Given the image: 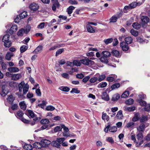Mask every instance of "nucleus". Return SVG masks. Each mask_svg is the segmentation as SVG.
Here are the masks:
<instances>
[{
  "label": "nucleus",
  "instance_id": "nucleus-64",
  "mask_svg": "<svg viewBox=\"0 0 150 150\" xmlns=\"http://www.w3.org/2000/svg\"><path fill=\"white\" fill-rule=\"evenodd\" d=\"M144 109L146 111H150V104H148L146 105L144 108Z\"/></svg>",
  "mask_w": 150,
  "mask_h": 150
},
{
  "label": "nucleus",
  "instance_id": "nucleus-33",
  "mask_svg": "<svg viewBox=\"0 0 150 150\" xmlns=\"http://www.w3.org/2000/svg\"><path fill=\"white\" fill-rule=\"evenodd\" d=\"M27 16V12L26 11H23L19 15V17H20L21 18H22V19L25 18Z\"/></svg>",
  "mask_w": 150,
  "mask_h": 150
},
{
  "label": "nucleus",
  "instance_id": "nucleus-53",
  "mask_svg": "<svg viewBox=\"0 0 150 150\" xmlns=\"http://www.w3.org/2000/svg\"><path fill=\"white\" fill-rule=\"evenodd\" d=\"M98 80V78L96 77H93L91 78L89 80V81L91 83H94Z\"/></svg>",
  "mask_w": 150,
  "mask_h": 150
},
{
  "label": "nucleus",
  "instance_id": "nucleus-27",
  "mask_svg": "<svg viewBox=\"0 0 150 150\" xmlns=\"http://www.w3.org/2000/svg\"><path fill=\"white\" fill-rule=\"evenodd\" d=\"M100 60L103 62L107 63L108 62V58L103 55L100 58Z\"/></svg>",
  "mask_w": 150,
  "mask_h": 150
},
{
  "label": "nucleus",
  "instance_id": "nucleus-47",
  "mask_svg": "<svg viewBox=\"0 0 150 150\" xmlns=\"http://www.w3.org/2000/svg\"><path fill=\"white\" fill-rule=\"evenodd\" d=\"M28 47L25 45H23L20 48V51L21 53L25 52L28 49Z\"/></svg>",
  "mask_w": 150,
  "mask_h": 150
},
{
  "label": "nucleus",
  "instance_id": "nucleus-16",
  "mask_svg": "<svg viewBox=\"0 0 150 150\" xmlns=\"http://www.w3.org/2000/svg\"><path fill=\"white\" fill-rule=\"evenodd\" d=\"M145 128L144 124L142 123L137 128V130L138 132H143Z\"/></svg>",
  "mask_w": 150,
  "mask_h": 150
},
{
  "label": "nucleus",
  "instance_id": "nucleus-48",
  "mask_svg": "<svg viewBox=\"0 0 150 150\" xmlns=\"http://www.w3.org/2000/svg\"><path fill=\"white\" fill-rule=\"evenodd\" d=\"M120 85L119 83H116L113 84L111 87L112 90H114L120 87Z\"/></svg>",
  "mask_w": 150,
  "mask_h": 150
},
{
  "label": "nucleus",
  "instance_id": "nucleus-7",
  "mask_svg": "<svg viewBox=\"0 0 150 150\" xmlns=\"http://www.w3.org/2000/svg\"><path fill=\"white\" fill-rule=\"evenodd\" d=\"M17 25L15 24L13 25L9 30V33L11 34H12L13 32H16L17 30Z\"/></svg>",
  "mask_w": 150,
  "mask_h": 150
},
{
  "label": "nucleus",
  "instance_id": "nucleus-18",
  "mask_svg": "<svg viewBox=\"0 0 150 150\" xmlns=\"http://www.w3.org/2000/svg\"><path fill=\"white\" fill-rule=\"evenodd\" d=\"M132 40L133 39L130 36L126 37L125 39V43L128 44L131 43L132 42Z\"/></svg>",
  "mask_w": 150,
  "mask_h": 150
},
{
  "label": "nucleus",
  "instance_id": "nucleus-37",
  "mask_svg": "<svg viewBox=\"0 0 150 150\" xmlns=\"http://www.w3.org/2000/svg\"><path fill=\"white\" fill-rule=\"evenodd\" d=\"M74 65H75L76 66H80L81 64V60L79 61L77 60H74Z\"/></svg>",
  "mask_w": 150,
  "mask_h": 150
},
{
  "label": "nucleus",
  "instance_id": "nucleus-12",
  "mask_svg": "<svg viewBox=\"0 0 150 150\" xmlns=\"http://www.w3.org/2000/svg\"><path fill=\"white\" fill-rule=\"evenodd\" d=\"M135 107L134 106H131L128 107L127 106H125L123 108V109L125 111H127L129 112L133 111L135 110Z\"/></svg>",
  "mask_w": 150,
  "mask_h": 150
},
{
  "label": "nucleus",
  "instance_id": "nucleus-44",
  "mask_svg": "<svg viewBox=\"0 0 150 150\" xmlns=\"http://www.w3.org/2000/svg\"><path fill=\"white\" fill-rule=\"evenodd\" d=\"M12 56H13V53L8 52L6 55V58L8 60H9Z\"/></svg>",
  "mask_w": 150,
  "mask_h": 150
},
{
  "label": "nucleus",
  "instance_id": "nucleus-5",
  "mask_svg": "<svg viewBox=\"0 0 150 150\" xmlns=\"http://www.w3.org/2000/svg\"><path fill=\"white\" fill-rule=\"evenodd\" d=\"M120 47L123 51H126L129 49L128 44L125 43L124 41L120 43Z\"/></svg>",
  "mask_w": 150,
  "mask_h": 150
},
{
  "label": "nucleus",
  "instance_id": "nucleus-6",
  "mask_svg": "<svg viewBox=\"0 0 150 150\" xmlns=\"http://www.w3.org/2000/svg\"><path fill=\"white\" fill-rule=\"evenodd\" d=\"M51 142L49 140L46 139H42L40 141L42 147L47 146L49 144H51Z\"/></svg>",
  "mask_w": 150,
  "mask_h": 150
},
{
  "label": "nucleus",
  "instance_id": "nucleus-20",
  "mask_svg": "<svg viewBox=\"0 0 150 150\" xmlns=\"http://www.w3.org/2000/svg\"><path fill=\"white\" fill-rule=\"evenodd\" d=\"M86 28L88 31L89 33H93L95 32V30L93 29L92 27L90 25H87L86 26Z\"/></svg>",
  "mask_w": 150,
  "mask_h": 150
},
{
  "label": "nucleus",
  "instance_id": "nucleus-62",
  "mask_svg": "<svg viewBox=\"0 0 150 150\" xmlns=\"http://www.w3.org/2000/svg\"><path fill=\"white\" fill-rule=\"evenodd\" d=\"M114 80V78L112 76H109L106 78V80L109 82H112Z\"/></svg>",
  "mask_w": 150,
  "mask_h": 150
},
{
  "label": "nucleus",
  "instance_id": "nucleus-2",
  "mask_svg": "<svg viewBox=\"0 0 150 150\" xmlns=\"http://www.w3.org/2000/svg\"><path fill=\"white\" fill-rule=\"evenodd\" d=\"M81 62L82 64L90 67L94 64V62L93 61L89 59L87 57L81 59Z\"/></svg>",
  "mask_w": 150,
  "mask_h": 150
},
{
  "label": "nucleus",
  "instance_id": "nucleus-17",
  "mask_svg": "<svg viewBox=\"0 0 150 150\" xmlns=\"http://www.w3.org/2000/svg\"><path fill=\"white\" fill-rule=\"evenodd\" d=\"M23 148L25 150H31L33 148V147L30 144H25Z\"/></svg>",
  "mask_w": 150,
  "mask_h": 150
},
{
  "label": "nucleus",
  "instance_id": "nucleus-31",
  "mask_svg": "<svg viewBox=\"0 0 150 150\" xmlns=\"http://www.w3.org/2000/svg\"><path fill=\"white\" fill-rule=\"evenodd\" d=\"M64 51V48H61L58 50L56 52L55 56H58L59 55L61 54Z\"/></svg>",
  "mask_w": 150,
  "mask_h": 150
},
{
  "label": "nucleus",
  "instance_id": "nucleus-29",
  "mask_svg": "<svg viewBox=\"0 0 150 150\" xmlns=\"http://www.w3.org/2000/svg\"><path fill=\"white\" fill-rule=\"evenodd\" d=\"M138 5L139 6L142 3H137L136 2H132V3L131 4L129 5V6L130 7V8L131 9L133 8H134L136 7V6L138 4Z\"/></svg>",
  "mask_w": 150,
  "mask_h": 150
},
{
  "label": "nucleus",
  "instance_id": "nucleus-26",
  "mask_svg": "<svg viewBox=\"0 0 150 150\" xmlns=\"http://www.w3.org/2000/svg\"><path fill=\"white\" fill-rule=\"evenodd\" d=\"M33 147L36 149H40L42 147V145L40 142H35L33 144Z\"/></svg>",
  "mask_w": 150,
  "mask_h": 150
},
{
  "label": "nucleus",
  "instance_id": "nucleus-49",
  "mask_svg": "<svg viewBox=\"0 0 150 150\" xmlns=\"http://www.w3.org/2000/svg\"><path fill=\"white\" fill-rule=\"evenodd\" d=\"M103 55L108 58L110 56V53L109 52L107 51H103L102 52Z\"/></svg>",
  "mask_w": 150,
  "mask_h": 150
},
{
  "label": "nucleus",
  "instance_id": "nucleus-8",
  "mask_svg": "<svg viewBox=\"0 0 150 150\" xmlns=\"http://www.w3.org/2000/svg\"><path fill=\"white\" fill-rule=\"evenodd\" d=\"M39 6L38 4L35 3H33L30 4L29 6L31 10L36 11L39 8Z\"/></svg>",
  "mask_w": 150,
  "mask_h": 150
},
{
  "label": "nucleus",
  "instance_id": "nucleus-45",
  "mask_svg": "<svg viewBox=\"0 0 150 150\" xmlns=\"http://www.w3.org/2000/svg\"><path fill=\"white\" fill-rule=\"evenodd\" d=\"M113 41V39L112 38L105 39L103 41L106 45H108L109 43H111Z\"/></svg>",
  "mask_w": 150,
  "mask_h": 150
},
{
  "label": "nucleus",
  "instance_id": "nucleus-21",
  "mask_svg": "<svg viewBox=\"0 0 150 150\" xmlns=\"http://www.w3.org/2000/svg\"><path fill=\"white\" fill-rule=\"evenodd\" d=\"M29 88V86L27 83H26L23 88V93L24 94H25L28 92Z\"/></svg>",
  "mask_w": 150,
  "mask_h": 150
},
{
  "label": "nucleus",
  "instance_id": "nucleus-50",
  "mask_svg": "<svg viewBox=\"0 0 150 150\" xmlns=\"http://www.w3.org/2000/svg\"><path fill=\"white\" fill-rule=\"evenodd\" d=\"M134 102V100L132 98L129 99L125 101V103L128 105L132 104Z\"/></svg>",
  "mask_w": 150,
  "mask_h": 150
},
{
  "label": "nucleus",
  "instance_id": "nucleus-61",
  "mask_svg": "<svg viewBox=\"0 0 150 150\" xmlns=\"http://www.w3.org/2000/svg\"><path fill=\"white\" fill-rule=\"evenodd\" d=\"M106 140L111 144H113L114 142V141L111 137H107L106 138Z\"/></svg>",
  "mask_w": 150,
  "mask_h": 150
},
{
  "label": "nucleus",
  "instance_id": "nucleus-42",
  "mask_svg": "<svg viewBox=\"0 0 150 150\" xmlns=\"http://www.w3.org/2000/svg\"><path fill=\"white\" fill-rule=\"evenodd\" d=\"M137 137L138 140L142 139L143 138L142 133L141 132H139L137 135Z\"/></svg>",
  "mask_w": 150,
  "mask_h": 150
},
{
  "label": "nucleus",
  "instance_id": "nucleus-30",
  "mask_svg": "<svg viewBox=\"0 0 150 150\" xmlns=\"http://www.w3.org/2000/svg\"><path fill=\"white\" fill-rule=\"evenodd\" d=\"M50 121L47 119H43L40 121V123L42 124H47L49 123Z\"/></svg>",
  "mask_w": 150,
  "mask_h": 150
},
{
  "label": "nucleus",
  "instance_id": "nucleus-57",
  "mask_svg": "<svg viewBox=\"0 0 150 150\" xmlns=\"http://www.w3.org/2000/svg\"><path fill=\"white\" fill-rule=\"evenodd\" d=\"M105 76L104 74L101 75H100L98 78V80L101 81L103 80L105 78Z\"/></svg>",
  "mask_w": 150,
  "mask_h": 150
},
{
  "label": "nucleus",
  "instance_id": "nucleus-54",
  "mask_svg": "<svg viewBox=\"0 0 150 150\" xmlns=\"http://www.w3.org/2000/svg\"><path fill=\"white\" fill-rule=\"evenodd\" d=\"M138 101H139V104L141 105L145 106L146 105V102L145 101L143 100H142L139 99Z\"/></svg>",
  "mask_w": 150,
  "mask_h": 150
},
{
  "label": "nucleus",
  "instance_id": "nucleus-59",
  "mask_svg": "<svg viewBox=\"0 0 150 150\" xmlns=\"http://www.w3.org/2000/svg\"><path fill=\"white\" fill-rule=\"evenodd\" d=\"M137 41L140 43H142L144 42V40L143 39L142 36L138 37L137 38Z\"/></svg>",
  "mask_w": 150,
  "mask_h": 150
},
{
  "label": "nucleus",
  "instance_id": "nucleus-14",
  "mask_svg": "<svg viewBox=\"0 0 150 150\" xmlns=\"http://www.w3.org/2000/svg\"><path fill=\"white\" fill-rule=\"evenodd\" d=\"M8 70L10 72L12 73H15L19 71V69L18 68L15 67L8 68Z\"/></svg>",
  "mask_w": 150,
  "mask_h": 150
},
{
  "label": "nucleus",
  "instance_id": "nucleus-19",
  "mask_svg": "<svg viewBox=\"0 0 150 150\" xmlns=\"http://www.w3.org/2000/svg\"><path fill=\"white\" fill-rule=\"evenodd\" d=\"M51 145L54 146L58 148H60L61 146V145L59 144L58 142L56 141H53L51 142Z\"/></svg>",
  "mask_w": 150,
  "mask_h": 150
},
{
  "label": "nucleus",
  "instance_id": "nucleus-25",
  "mask_svg": "<svg viewBox=\"0 0 150 150\" xmlns=\"http://www.w3.org/2000/svg\"><path fill=\"white\" fill-rule=\"evenodd\" d=\"M112 53L113 55L116 57H119L120 56V52L119 51L117 50H113L112 51Z\"/></svg>",
  "mask_w": 150,
  "mask_h": 150
},
{
  "label": "nucleus",
  "instance_id": "nucleus-34",
  "mask_svg": "<svg viewBox=\"0 0 150 150\" xmlns=\"http://www.w3.org/2000/svg\"><path fill=\"white\" fill-rule=\"evenodd\" d=\"M116 116L117 118L119 119H121L123 117L122 113V110H119L117 112Z\"/></svg>",
  "mask_w": 150,
  "mask_h": 150
},
{
  "label": "nucleus",
  "instance_id": "nucleus-36",
  "mask_svg": "<svg viewBox=\"0 0 150 150\" xmlns=\"http://www.w3.org/2000/svg\"><path fill=\"white\" fill-rule=\"evenodd\" d=\"M107 85L106 82H103L100 83L98 85L99 88H103L105 87Z\"/></svg>",
  "mask_w": 150,
  "mask_h": 150
},
{
  "label": "nucleus",
  "instance_id": "nucleus-28",
  "mask_svg": "<svg viewBox=\"0 0 150 150\" xmlns=\"http://www.w3.org/2000/svg\"><path fill=\"white\" fill-rule=\"evenodd\" d=\"M19 105L21 109L23 110H25L26 109V106L24 101L20 102Z\"/></svg>",
  "mask_w": 150,
  "mask_h": 150
},
{
  "label": "nucleus",
  "instance_id": "nucleus-11",
  "mask_svg": "<svg viewBox=\"0 0 150 150\" xmlns=\"http://www.w3.org/2000/svg\"><path fill=\"white\" fill-rule=\"evenodd\" d=\"M43 46L42 45H39L37 47L35 50L33 52L34 54H38L42 50Z\"/></svg>",
  "mask_w": 150,
  "mask_h": 150
},
{
  "label": "nucleus",
  "instance_id": "nucleus-32",
  "mask_svg": "<svg viewBox=\"0 0 150 150\" xmlns=\"http://www.w3.org/2000/svg\"><path fill=\"white\" fill-rule=\"evenodd\" d=\"M8 101L10 103H12L14 100V98L12 95L9 96L7 99Z\"/></svg>",
  "mask_w": 150,
  "mask_h": 150
},
{
  "label": "nucleus",
  "instance_id": "nucleus-40",
  "mask_svg": "<svg viewBox=\"0 0 150 150\" xmlns=\"http://www.w3.org/2000/svg\"><path fill=\"white\" fill-rule=\"evenodd\" d=\"M117 130V127L115 126H113L110 127L109 131L111 132H115Z\"/></svg>",
  "mask_w": 150,
  "mask_h": 150
},
{
  "label": "nucleus",
  "instance_id": "nucleus-52",
  "mask_svg": "<svg viewBox=\"0 0 150 150\" xmlns=\"http://www.w3.org/2000/svg\"><path fill=\"white\" fill-rule=\"evenodd\" d=\"M46 109L48 111H53L55 109V108L52 106L49 105L47 107Z\"/></svg>",
  "mask_w": 150,
  "mask_h": 150
},
{
  "label": "nucleus",
  "instance_id": "nucleus-1",
  "mask_svg": "<svg viewBox=\"0 0 150 150\" xmlns=\"http://www.w3.org/2000/svg\"><path fill=\"white\" fill-rule=\"evenodd\" d=\"M2 41L4 43L6 47H9L11 45L12 42L10 40V35L8 34L5 35L3 37Z\"/></svg>",
  "mask_w": 150,
  "mask_h": 150
},
{
  "label": "nucleus",
  "instance_id": "nucleus-63",
  "mask_svg": "<svg viewBox=\"0 0 150 150\" xmlns=\"http://www.w3.org/2000/svg\"><path fill=\"white\" fill-rule=\"evenodd\" d=\"M45 24L44 22L41 23L38 25L37 28L39 29H42L44 28Z\"/></svg>",
  "mask_w": 150,
  "mask_h": 150
},
{
  "label": "nucleus",
  "instance_id": "nucleus-3",
  "mask_svg": "<svg viewBox=\"0 0 150 150\" xmlns=\"http://www.w3.org/2000/svg\"><path fill=\"white\" fill-rule=\"evenodd\" d=\"M121 12L118 13L116 14L113 16L110 19V22H115L117 21L118 18H120L122 15Z\"/></svg>",
  "mask_w": 150,
  "mask_h": 150
},
{
  "label": "nucleus",
  "instance_id": "nucleus-35",
  "mask_svg": "<svg viewBox=\"0 0 150 150\" xmlns=\"http://www.w3.org/2000/svg\"><path fill=\"white\" fill-rule=\"evenodd\" d=\"M30 27L29 25H27L25 27L24 29V31L25 33L26 34H27L30 31Z\"/></svg>",
  "mask_w": 150,
  "mask_h": 150
},
{
  "label": "nucleus",
  "instance_id": "nucleus-51",
  "mask_svg": "<svg viewBox=\"0 0 150 150\" xmlns=\"http://www.w3.org/2000/svg\"><path fill=\"white\" fill-rule=\"evenodd\" d=\"M139 117V115L138 113L135 114L132 118V121L134 122H135L138 120Z\"/></svg>",
  "mask_w": 150,
  "mask_h": 150
},
{
  "label": "nucleus",
  "instance_id": "nucleus-9",
  "mask_svg": "<svg viewBox=\"0 0 150 150\" xmlns=\"http://www.w3.org/2000/svg\"><path fill=\"white\" fill-rule=\"evenodd\" d=\"M142 24H147L149 21V18L146 16H143L141 18Z\"/></svg>",
  "mask_w": 150,
  "mask_h": 150
},
{
  "label": "nucleus",
  "instance_id": "nucleus-58",
  "mask_svg": "<svg viewBox=\"0 0 150 150\" xmlns=\"http://www.w3.org/2000/svg\"><path fill=\"white\" fill-rule=\"evenodd\" d=\"M25 82L24 81H22L18 85V88H23L25 86Z\"/></svg>",
  "mask_w": 150,
  "mask_h": 150
},
{
  "label": "nucleus",
  "instance_id": "nucleus-10",
  "mask_svg": "<svg viewBox=\"0 0 150 150\" xmlns=\"http://www.w3.org/2000/svg\"><path fill=\"white\" fill-rule=\"evenodd\" d=\"M21 77V74H13L11 76L12 79L14 81H16L19 79Z\"/></svg>",
  "mask_w": 150,
  "mask_h": 150
},
{
  "label": "nucleus",
  "instance_id": "nucleus-24",
  "mask_svg": "<svg viewBox=\"0 0 150 150\" xmlns=\"http://www.w3.org/2000/svg\"><path fill=\"white\" fill-rule=\"evenodd\" d=\"M74 8L75 7L72 6H69L67 9V12L69 14H71L72 13L73 11Z\"/></svg>",
  "mask_w": 150,
  "mask_h": 150
},
{
  "label": "nucleus",
  "instance_id": "nucleus-23",
  "mask_svg": "<svg viewBox=\"0 0 150 150\" xmlns=\"http://www.w3.org/2000/svg\"><path fill=\"white\" fill-rule=\"evenodd\" d=\"M102 119L104 120L105 121L106 120L107 121H108L110 119L109 116L107 115L106 113H104V112L102 113Z\"/></svg>",
  "mask_w": 150,
  "mask_h": 150
},
{
  "label": "nucleus",
  "instance_id": "nucleus-46",
  "mask_svg": "<svg viewBox=\"0 0 150 150\" xmlns=\"http://www.w3.org/2000/svg\"><path fill=\"white\" fill-rule=\"evenodd\" d=\"M130 32L132 35L135 37L137 36L138 35V31L135 30L133 29L130 30Z\"/></svg>",
  "mask_w": 150,
  "mask_h": 150
},
{
  "label": "nucleus",
  "instance_id": "nucleus-41",
  "mask_svg": "<svg viewBox=\"0 0 150 150\" xmlns=\"http://www.w3.org/2000/svg\"><path fill=\"white\" fill-rule=\"evenodd\" d=\"M120 96L118 94H117L114 95L112 97V100L113 101H116L118 100L120 98Z\"/></svg>",
  "mask_w": 150,
  "mask_h": 150
},
{
  "label": "nucleus",
  "instance_id": "nucleus-60",
  "mask_svg": "<svg viewBox=\"0 0 150 150\" xmlns=\"http://www.w3.org/2000/svg\"><path fill=\"white\" fill-rule=\"evenodd\" d=\"M62 76L63 78L66 79H69V76L68 74L64 73L62 74Z\"/></svg>",
  "mask_w": 150,
  "mask_h": 150
},
{
  "label": "nucleus",
  "instance_id": "nucleus-13",
  "mask_svg": "<svg viewBox=\"0 0 150 150\" xmlns=\"http://www.w3.org/2000/svg\"><path fill=\"white\" fill-rule=\"evenodd\" d=\"M101 98L102 99L106 101H108L110 99L108 94L105 92L102 93Z\"/></svg>",
  "mask_w": 150,
  "mask_h": 150
},
{
  "label": "nucleus",
  "instance_id": "nucleus-4",
  "mask_svg": "<svg viewBox=\"0 0 150 150\" xmlns=\"http://www.w3.org/2000/svg\"><path fill=\"white\" fill-rule=\"evenodd\" d=\"M6 85H3L0 88V94L3 97L5 96L8 92L6 88Z\"/></svg>",
  "mask_w": 150,
  "mask_h": 150
},
{
  "label": "nucleus",
  "instance_id": "nucleus-55",
  "mask_svg": "<svg viewBox=\"0 0 150 150\" xmlns=\"http://www.w3.org/2000/svg\"><path fill=\"white\" fill-rule=\"evenodd\" d=\"M56 140L58 143L60 144L63 142L65 140V139L64 138H57Z\"/></svg>",
  "mask_w": 150,
  "mask_h": 150
},
{
  "label": "nucleus",
  "instance_id": "nucleus-22",
  "mask_svg": "<svg viewBox=\"0 0 150 150\" xmlns=\"http://www.w3.org/2000/svg\"><path fill=\"white\" fill-rule=\"evenodd\" d=\"M27 114L29 117L34 118L35 116V114L34 112L31 110H28L27 111Z\"/></svg>",
  "mask_w": 150,
  "mask_h": 150
},
{
  "label": "nucleus",
  "instance_id": "nucleus-15",
  "mask_svg": "<svg viewBox=\"0 0 150 150\" xmlns=\"http://www.w3.org/2000/svg\"><path fill=\"white\" fill-rule=\"evenodd\" d=\"M59 4L57 1H55L52 6V10L54 11H56V8H59Z\"/></svg>",
  "mask_w": 150,
  "mask_h": 150
},
{
  "label": "nucleus",
  "instance_id": "nucleus-38",
  "mask_svg": "<svg viewBox=\"0 0 150 150\" xmlns=\"http://www.w3.org/2000/svg\"><path fill=\"white\" fill-rule=\"evenodd\" d=\"M129 95V92L127 91H126L122 94L121 97L122 98H126Z\"/></svg>",
  "mask_w": 150,
  "mask_h": 150
},
{
  "label": "nucleus",
  "instance_id": "nucleus-39",
  "mask_svg": "<svg viewBox=\"0 0 150 150\" xmlns=\"http://www.w3.org/2000/svg\"><path fill=\"white\" fill-rule=\"evenodd\" d=\"M24 33H25L24 29L21 28L18 32L17 35L18 36H21L23 35Z\"/></svg>",
  "mask_w": 150,
  "mask_h": 150
},
{
  "label": "nucleus",
  "instance_id": "nucleus-56",
  "mask_svg": "<svg viewBox=\"0 0 150 150\" xmlns=\"http://www.w3.org/2000/svg\"><path fill=\"white\" fill-rule=\"evenodd\" d=\"M60 89L62 91L65 92H68L70 90L69 88L67 86L61 87Z\"/></svg>",
  "mask_w": 150,
  "mask_h": 150
},
{
  "label": "nucleus",
  "instance_id": "nucleus-43",
  "mask_svg": "<svg viewBox=\"0 0 150 150\" xmlns=\"http://www.w3.org/2000/svg\"><path fill=\"white\" fill-rule=\"evenodd\" d=\"M132 26L134 28L137 30L139 29L140 27V25L137 23H134L132 25Z\"/></svg>",
  "mask_w": 150,
  "mask_h": 150
}]
</instances>
